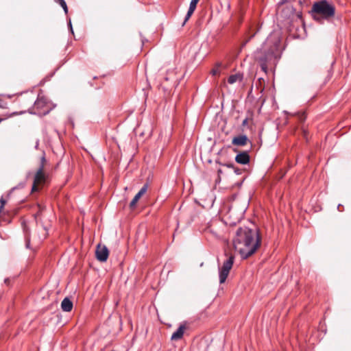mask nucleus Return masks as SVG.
Instances as JSON below:
<instances>
[{"mask_svg": "<svg viewBox=\"0 0 351 351\" xmlns=\"http://www.w3.org/2000/svg\"><path fill=\"white\" fill-rule=\"evenodd\" d=\"M186 327L184 325H180L178 328L175 331L171 337L172 341H178L182 338Z\"/></svg>", "mask_w": 351, "mask_h": 351, "instance_id": "10", "label": "nucleus"}, {"mask_svg": "<svg viewBox=\"0 0 351 351\" xmlns=\"http://www.w3.org/2000/svg\"><path fill=\"white\" fill-rule=\"evenodd\" d=\"M61 308L63 311L70 312L73 308V302H71V300L69 298H65L62 301Z\"/></svg>", "mask_w": 351, "mask_h": 351, "instance_id": "13", "label": "nucleus"}, {"mask_svg": "<svg viewBox=\"0 0 351 351\" xmlns=\"http://www.w3.org/2000/svg\"><path fill=\"white\" fill-rule=\"evenodd\" d=\"M261 243L258 231L247 227H241L236 231L233 245L243 258H247L254 254Z\"/></svg>", "mask_w": 351, "mask_h": 351, "instance_id": "2", "label": "nucleus"}, {"mask_svg": "<svg viewBox=\"0 0 351 351\" xmlns=\"http://www.w3.org/2000/svg\"><path fill=\"white\" fill-rule=\"evenodd\" d=\"M5 204V201L4 200H2L1 201V205L3 206V204Z\"/></svg>", "mask_w": 351, "mask_h": 351, "instance_id": "24", "label": "nucleus"}, {"mask_svg": "<svg viewBox=\"0 0 351 351\" xmlns=\"http://www.w3.org/2000/svg\"><path fill=\"white\" fill-rule=\"evenodd\" d=\"M235 160L239 164L246 165L250 162V156L247 152H241L236 156Z\"/></svg>", "mask_w": 351, "mask_h": 351, "instance_id": "8", "label": "nucleus"}, {"mask_svg": "<svg viewBox=\"0 0 351 351\" xmlns=\"http://www.w3.org/2000/svg\"><path fill=\"white\" fill-rule=\"evenodd\" d=\"M148 189V184H145L144 186L141 189V190L138 191V193L134 197L133 199L131 201L130 204V206L131 208H133L135 206L137 202L139 200V199L143 195L147 190Z\"/></svg>", "mask_w": 351, "mask_h": 351, "instance_id": "9", "label": "nucleus"}, {"mask_svg": "<svg viewBox=\"0 0 351 351\" xmlns=\"http://www.w3.org/2000/svg\"><path fill=\"white\" fill-rule=\"evenodd\" d=\"M56 3H58L61 7L63 8L65 14H67L68 12V8L66 5V3L64 0H55Z\"/></svg>", "mask_w": 351, "mask_h": 351, "instance_id": "18", "label": "nucleus"}, {"mask_svg": "<svg viewBox=\"0 0 351 351\" xmlns=\"http://www.w3.org/2000/svg\"><path fill=\"white\" fill-rule=\"evenodd\" d=\"M221 66V63H217L215 66L211 70L210 73L213 75H217L220 73V67Z\"/></svg>", "mask_w": 351, "mask_h": 351, "instance_id": "17", "label": "nucleus"}, {"mask_svg": "<svg viewBox=\"0 0 351 351\" xmlns=\"http://www.w3.org/2000/svg\"><path fill=\"white\" fill-rule=\"evenodd\" d=\"M69 25L71 32L73 33V27H72L71 20H69Z\"/></svg>", "mask_w": 351, "mask_h": 351, "instance_id": "22", "label": "nucleus"}, {"mask_svg": "<svg viewBox=\"0 0 351 351\" xmlns=\"http://www.w3.org/2000/svg\"><path fill=\"white\" fill-rule=\"evenodd\" d=\"M35 219L36 221L37 228L40 230V228L42 229V232L39 235L40 239H45L47 235L48 226L45 225L42 221V214L41 212H38L35 215Z\"/></svg>", "mask_w": 351, "mask_h": 351, "instance_id": "5", "label": "nucleus"}, {"mask_svg": "<svg viewBox=\"0 0 351 351\" xmlns=\"http://www.w3.org/2000/svg\"><path fill=\"white\" fill-rule=\"evenodd\" d=\"M49 109H47L46 110L43 111V112H39L40 114H47V113H49Z\"/></svg>", "mask_w": 351, "mask_h": 351, "instance_id": "21", "label": "nucleus"}, {"mask_svg": "<svg viewBox=\"0 0 351 351\" xmlns=\"http://www.w3.org/2000/svg\"><path fill=\"white\" fill-rule=\"evenodd\" d=\"M247 122H248V119H247V118H245V119L243 121V122H242V125H243V126H245V125L247 124Z\"/></svg>", "mask_w": 351, "mask_h": 351, "instance_id": "20", "label": "nucleus"}, {"mask_svg": "<svg viewBox=\"0 0 351 351\" xmlns=\"http://www.w3.org/2000/svg\"><path fill=\"white\" fill-rule=\"evenodd\" d=\"M242 79H243L242 75L239 73H237V74L230 75L228 79V82L229 84H232L237 81H241Z\"/></svg>", "mask_w": 351, "mask_h": 351, "instance_id": "15", "label": "nucleus"}, {"mask_svg": "<svg viewBox=\"0 0 351 351\" xmlns=\"http://www.w3.org/2000/svg\"><path fill=\"white\" fill-rule=\"evenodd\" d=\"M38 146V141L36 142V147L37 148Z\"/></svg>", "mask_w": 351, "mask_h": 351, "instance_id": "25", "label": "nucleus"}, {"mask_svg": "<svg viewBox=\"0 0 351 351\" xmlns=\"http://www.w3.org/2000/svg\"><path fill=\"white\" fill-rule=\"evenodd\" d=\"M199 0H191V1L189 8L188 10V12H187L186 15L185 19H184V23L186 21H187L190 19V17L191 16V15L194 12L196 8L197 4L199 2Z\"/></svg>", "mask_w": 351, "mask_h": 351, "instance_id": "12", "label": "nucleus"}, {"mask_svg": "<svg viewBox=\"0 0 351 351\" xmlns=\"http://www.w3.org/2000/svg\"><path fill=\"white\" fill-rule=\"evenodd\" d=\"M234 261V257L233 256H230L223 262L221 267H219V278L220 284H223L226 282L230 271L232 267Z\"/></svg>", "mask_w": 351, "mask_h": 351, "instance_id": "4", "label": "nucleus"}, {"mask_svg": "<svg viewBox=\"0 0 351 351\" xmlns=\"http://www.w3.org/2000/svg\"><path fill=\"white\" fill-rule=\"evenodd\" d=\"M96 258L101 262H105L108 258L109 251L106 245H97L95 251Z\"/></svg>", "mask_w": 351, "mask_h": 351, "instance_id": "7", "label": "nucleus"}, {"mask_svg": "<svg viewBox=\"0 0 351 351\" xmlns=\"http://www.w3.org/2000/svg\"><path fill=\"white\" fill-rule=\"evenodd\" d=\"M23 230L25 232V245L27 248H29L30 245V237L28 229L26 228L25 226H23Z\"/></svg>", "mask_w": 351, "mask_h": 351, "instance_id": "16", "label": "nucleus"}, {"mask_svg": "<svg viewBox=\"0 0 351 351\" xmlns=\"http://www.w3.org/2000/svg\"><path fill=\"white\" fill-rule=\"evenodd\" d=\"M47 104L46 99L43 96L40 95L38 97L37 100L34 102V107L40 109L44 108Z\"/></svg>", "mask_w": 351, "mask_h": 351, "instance_id": "14", "label": "nucleus"}, {"mask_svg": "<svg viewBox=\"0 0 351 351\" xmlns=\"http://www.w3.org/2000/svg\"><path fill=\"white\" fill-rule=\"evenodd\" d=\"M8 279H5V282H8Z\"/></svg>", "mask_w": 351, "mask_h": 351, "instance_id": "26", "label": "nucleus"}, {"mask_svg": "<svg viewBox=\"0 0 351 351\" xmlns=\"http://www.w3.org/2000/svg\"><path fill=\"white\" fill-rule=\"evenodd\" d=\"M335 6L327 0H319L313 4L311 15L314 20L321 22L322 20L329 21L335 14Z\"/></svg>", "mask_w": 351, "mask_h": 351, "instance_id": "3", "label": "nucleus"}, {"mask_svg": "<svg viewBox=\"0 0 351 351\" xmlns=\"http://www.w3.org/2000/svg\"><path fill=\"white\" fill-rule=\"evenodd\" d=\"M280 38L278 32L271 33L261 47L254 52V58L259 63L261 70L267 73L269 66L277 64L280 58Z\"/></svg>", "mask_w": 351, "mask_h": 351, "instance_id": "1", "label": "nucleus"}, {"mask_svg": "<svg viewBox=\"0 0 351 351\" xmlns=\"http://www.w3.org/2000/svg\"><path fill=\"white\" fill-rule=\"evenodd\" d=\"M256 33H254L253 34H252L247 39H246L241 45V48L244 47L247 43L253 38L254 37Z\"/></svg>", "mask_w": 351, "mask_h": 351, "instance_id": "19", "label": "nucleus"}, {"mask_svg": "<svg viewBox=\"0 0 351 351\" xmlns=\"http://www.w3.org/2000/svg\"><path fill=\"white\" fill-rule=\"evenodd\" d=\"M258 82H259L260 84H261L262 82H264V80H263V78H262V77L258 78Z\"/></svg>", "mask_w": 351, "mask_h": 351, "instance_id": "23", "label": "nucleus"}, {"mask_svg": "<svg viewBox=\"0 0 351 351\" xmlns=\"http://www.w3.org/2000/svg\"><path fill=\"white\" fill-rule=\"evenodd\" d=\"M46 180V176L43 172V165H41L40 167L36 171V173L34 176V184L32 186V191H36L38 190L36 186L37 184H43Z\"/></svg>", "mask_w": 351, "mask_h": 351, "instance_id": "6", "label": "nucleus"}, {"mask_svg": "<svg viewBox=\"0 0 351 351\" xmlns=\"http://www.w3.org/2000/svg\"><path fill=\"white\" fill-rule=\"evenodd\" d=\"M248 141V138L246 135H240L238 136H235L233 138L232 141V145H239V146H243L246 145L247 142Z\"/></svg>", "mask_w": 351, "mask_h": 351, "instance_id": "11", "label": "nucleus"}]
</instances>
